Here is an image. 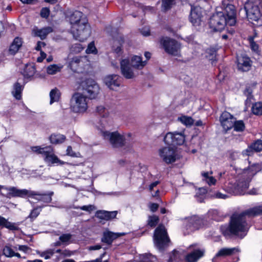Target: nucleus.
Listing matches in <instances>:
<instances>
[{
    "label": "nucleus",
    "instance_id": "nucleus-1",
    "mask_svg": "<svg viewBox=\"0 0 262 262\" xmlns=\"http://www.w3.org/2000/svg\"><path fill=\"white\" fill-rule=\"evenodd\" d=\"M223 11L217 12L211 16L209 25L215 31H221L226 25L234 26L236 23V10L229 0H223L222 3Z\"/></svg>",
    "mask_w": 262,
    "mask_h": 262
},
{
    "label": "nucleus",
    "instance_id": "nucleus-2",
    "mask_svg": "<svg viewBox=\"0 0 262 262\" xmlns=\"http://www.w3.org/2000/svg\"><path fill=\"white\" fill-rule=\"evenodd\" d=\"M250 227L247 217L242 212L233 214L230 217L229 226H222L221 230L224 235H233L242 238L246 236Z\"/></svg>",
    "mask_w": 262,
    "mask_h": 262
},
{
    "label": "nucleus",
    "instance_id": "nucleus-3",
    "mask_svg": "<svg viewBox=\"0 0 262 262\" xmlns=\"http://www.w3.org/2000/svg\"><path fill=\"white\" fill-rule=\"evenodd\" d=\"M71 32L78 35V27L82 30L81 35L82 38L85 37L89 33V25L83 13L78 11H74L70 16Z\"/></svg>",
    "mask_w": 262,
    "mask_h": 262
},
{
    "label": "nucleus",
    "instance_id": "nucleus-4",
    "mask_svg": "<svg viewBox=\"0 0 262 262\" xmlns=\"http://www.w3.org/2000/svg\"><path fill=\"white\" fill-rule=\"evenodd\" d=\"M250 180L247 177H244L243 173L239 171L236 183L234 185L230 184L227 188V191L234 195L244 194L249 187Z\"/></svg>",
    "mask_w": 262,
    "mask_h": 262
},
{
    "label": "nucleus",
    "instance_id": "nucleus-5",
    "mask_svg": "<svg viewBox=\"0 0 262 262\" xmlns=\"http://www.w3.org/2000/svg\"><path fill=\"white\" fill-rule=\"evenodd\" d=\"M89 99L80 92L74 93L71 99L70 107L72 111L76 113H83L88 108Z\"/></svg>",
    "mask_w": 262,
    "mask_h": 262
},
{
    "label": "nucleus",
    "instance_id": "nucleus-6",
    "mask_svg": "<svg viewBox=\"0 0 262 262\" xmlns=\"http://www.w3.org/2000/svg\"><path fill=\"white\" fill-rule=\"evenodd\" d=\"M14 195H18V197L24 198L28 196L38 201L44 203H50L52 201L53 192L49 193H38L36 192L27 190L26 189L20 190H15Z\"/></svg>",
    "mask_w": 262,
    "mask_h": 262
},
{
    "label": "nucleus",
    "instance_id": "nucleus-7",
    "mask_svg": "<svg viewBox=\"0 0 262 262\" xmlns=\"http://www.w3.org/2000/svg\"><path fill=\"white\" fill-rule=\"evenodd\" d=\"M82 91L89 99H93L97 97L100 92L98 84L92 79H88L81 84Z\"/></svg>",
    "mask_w": 262,
    "mask_h": 262
},
{
    "label": "nucleus",
    "instance_id": "nucleus-8",
    "mask_svg": "<svg viewBox=\"0 0 262 262\" xmlns=\"http://www.w3.org/2000/svg\"><path fill=\"white\" fill-rule=\"evenodd\" d=\"M160 43L168 54L174 56L180 55L181 45L174 39L168 37H163L160 40Z\"/></svg>",
    "mask_w": 262,
    "mask_h": 262
},
{
    "label": "nucleus",
    "instance_id": "nucleus-9",
    "mask_svg": "<svg viewBox=\"0 0 262 262\" xmlns=\"http://www.w3.org/2000/svg\"><path fill=\"white\" fill-rule=\"evenodd\" d=\"M154 241L156 246L159 249L163 248L169 241L165 227L159 225L155 230Z\"/></svg>",
    "mask_w": 262,
    "mask_h": 262
},
{
    "label": "nucleus",
    "instance_id": "nucleus-10",
    "mask_svg": "<svg viewBox=\"0 0 262 262\" xmlns=\"http://www.w3.org/2000/svg\"><path fill=\"white\" fill-rule=\"evenodd\" d=\"M102 135L104 139H108L111 144L114 147H118L124 144L125 138L123 136L117 132L110 133L100 129Z\"/></svg>",
    "mask_w": 262,
    "mask_h": 262
},
{
    "label": "nucleus",
    "instance_id": "nucleus-11",
    "mask_svg": "<svg viewBox=\"0 0 262 262\" xmlns=\"http://www.w3.org/2000/svg\"><path fill=\"white\" fill-rule=\"evenodd\" d=\"M185 140L184 130L181 132H169L166 134L164 138V141L167 144L182 145Z\"/></svg>",
    "mask_w": 262,
    "mask_h": 262
},
{
    "label": "nucleus",
    "instance_id": "nucleus-12",
    "mask_svg": "<svg viewBox=\"0 0 262 262\" xmlns=\"http://www.w3.org/2000/svg\"><path fill=\"white\" fill-rule=\"evenodd\" d=\"M121 71L122 75L126 79H132L138 74V71L130 64L128 59H124L120 61Z\"/></svg>",
    "mask_w": 262,
    "mask_h": 262
},
{
    "label": "nucleus",
    "instance_id": "nucleus-13",
    "mask_svg": "<svg viewBox=\"0 0 262 262\" xmlns=\"http://www.w3.org/2000/svg\"><path fill=\"white\" fill-rule=\"evenodd\" d=\"M160 157L166 163H171L178 158V154L174 148L165 147L161 148L159 151Z\"/></svg>",
    "mask_w": 262,
    "mask_h": 262
},
{
    "label": "nucleus",
    "instance_id": "nucleus-14",
    "mask_svg": "<svg viewBox=\"0 0 262 262\" xmlns=\"http://www.w3.org/2000/svg\"><path fill=\"white\" fill-rule=\"evenodd\" d=\"M244 8L249 20L252 22L261 20V15L257 6L248 3L245 5Z\"/></svg>",
    "mask_w": 262,
    "mask_h": 262
},
{
    "label": "nucleus",
    "instance_id": "nucleus-15",
    "mask_svg": "<svg viewBox=\"0 0 262 262\" xmlns=\"http://www.w3.org/2000/svg\"><path fill=\"white\" fill-rule=\"evenodd\" d=\"M235 118L228 112H224L220 116V121L224 130L226 132L231 129L233 126Z\"/></svg>",
    "mask_w": 262,
    "mask_h": 262
},
{
    "label": "nucleus",
    "instance_id": "nucleus-16",
    "mask_svg": "<svg viewBox=\"0 0 262 262\" xmlns=\"http://www.w3.org/2000/svg\"><path fill=\"white\" fill-rule=\"evenodd\" d=\"M43 156V159L44 161L49 165H63L65 163L64 162L59 160L54 154L53 149L51 146H49V148Z\"/></svg>",
    "mask_w": 262,
    "mask_h": 262
},
{
    "label": "nucleus",
    "instance_id": "nucleus-17",
    "mask_svg": "<svg viewBox=\"0 0 262 262\" xmlns=\"http://www.w3.org/2000/svg\"><path fill=\"white\" fill-rule=\"evenodd\" d=\"M202 9L200 7H191L189 20L193 26H199L202 20Z\"/></svg>",
    "mask_w": 262,
    "mask_h": 262
},
{
    "label": "nucleus",
    "instance_id": "nucleus-18",
    "mask_svg": "<svg viewBox=\"0 0 262 262\" xmlns=\"http://www.w3.org/2000/svg\"><path fill=\"white\" fill-rule=\"evenodd\" d=\"M105 84L111 90H116L120 84L119 76L117 75H109L103 79Z\"/></svg>",
    "mask_w": 262,
    "mask_h": 262
},
{
    "label": "nucleus",
    "instance_id": "nucleus-19",
    "mask_svg": "<svg viewBox=\"0 0 262 262\" xmlns=\"http://www.w3.org/2000/svg\"><path fill=\"white\" fill-rule=\"evenodd\" d=\"M239 250L237 247L234 248H223L219 250L212 259L213 262H214L216 259L220 257H225L233 255L236 253H238Z\"/></svg>",
    "mask_w": 262,
    "mask_h": 262
},
{
    "label": "nucleus",
    "instance_id": "nucleus-20",
    "mask_svg": "<svg viewBox=\"0 0 262 262\" xmlns=\"http://www.w3.org/2000/svg\"><path fill=\"white\" fill-rule=\"evenodd\" d=\"M251 66L250 59L247 56L237 58V68L239 71L246 72L250 70Z\"/></svg>",
    "mask_w": 262,
    "mask_h": 262
},
{
    "label": "nucleus",
    "instance_id": "nucleus-21",
    "mask_svg": "<svg viewBox=\"0 0 262 262\" xmlns=\"http://www.w3.org/2000/svg\"><path fill=\"white\" fill-rule=\"evenodd\" d=\"M260 165L258 163H254L249 166L248 168L244 169L241 171L243 173L244 177H247L248 179H250L251 180L252 177L260 171Z\"/></svg>",
    "mask_w": 262,
    "mask_h": 262
},
{
    "label": "nucleus",
    "instance_id": "nucleus-22",
    "mask_svg": "<svg viewBox=\"0 0 262 262\" xmlns=\"http://www.w3.org/2000/svg\"><path fill=\"white\" fill-rule=\"evenodd\" d=\"M262 150V141L258 140L251 144L248 147L243 151L244 156H250L253 151L259 152Z\"/></svg>",
    "mask_w": 262,
    "mask_h": 262
},
{
    "label": "nucleus",
    "instance_id": "nucleus-23",
    "mask_svg": "<svg viewBox=\"0 0 262 262\" xmlns=\"http://www.w3.org/2000/svg\"><path fill=\"white\" fill-rule=\"evenodd\" d=\"M124 235H125L124 233H114L106 231L103 233L101 241L108 245H111L114 239Z\"/></svg>",
    "mask_w": 262,
    "mask_h": 262
},
{
    "label": "nucleus",
    "instance_id": "nucleus-24",
    "mask_svg": "<svg viewBox=\"0 0 262 262\" xmlns=\"http://www.w3.org/2000/svg\"><path fill=\"white\" fill-rule=\"evenodd\" d=\"M130 63L132 67L138 71L142 69L147 62L146 60L143 61L141 56L134 55L131 57Z\"/></svg>",
    "mask_w": 262,
    "mask_h": 262
},
{
    "label": "nucleus",
    "instance_id": "nucleus-25",
    "mask_svg": "<svg viewBox=\"0 0 262 262\" xmlns=\"http://www.w3.org/2000/svg\"><path fill=\"white\" fill-rule=\"evenodd\" d=\"M204 251L200 249H195L186 256L188 262H195L204 255Z\"/></svg>",
    "mask_w": 262,
    "mask_h": 262
},
{
    "label": "nucleus",
    "instance_id": "nucleus-26",
    "mask_svg": "<svg viewBox=\"0 0 262 262\" xmlns=\"http://www.w3.org/2000/svg\"><path fill=\"white\" fill-rule=\"evenodd\" d=\"M123 42L124 39L121 34H117L116 36H114L113 49L117 54L122 53L121 46Z\"/></svg>",
    "mask_w": 262,
    "mask_h": 262
},
{
    "label": "nucleus",
    "instance_id": "nucleus-27",
    "mask_svg": "<svg viewBox=\"0 0 262 262\" xmlns=\"http://www.w3.org/2000/svg\"><path fill=\"white\" fill-rule=\"evenodd\" d=\"M188 227L192 228L191 230L198 229L201 227L203 223L202 220L197 216H193L188 219Z\"/></svg>",
    "mask_w": 262,
    "mask_h": 262
},
{
    "label": "nucleus",
    "instance_id": "nucleus-28",
    "mask_svg": "<svg viewBox=\"0 0 262 262\" xmlns=\"http://www.w3.org/2000/svg\"><path fill=\"white\" fill-rule=\"evenodd\" d=\"M82 57L79 56H75L71 57V55L68 56V67L73 71H76L78 67L80 65Z\"/></svg>",
    "mask_w": 262,
    "mask_h": 262
},
{
    "label": "nucleus",
    "instance_id": "nucleus-29",
    "mask_svg": "<svg viewBox=\"0 0 262 262\" xmlns=\"http://www.w3.org/2000/svg\"><path fill=\"white\" fill-rule=\"evenodd\" d=\"M36 70L34 65L32 64H26L22 74L26 79H31L34 75Z\"/></svg>",
    "mask_w": 262,
    "mask_h": 262
},
{
    "label": "nucleus",
    "instance_id": "nucleus-30",
    "mask_svg": "<svg viewBox=\"0 0 262 262\" xmlns=\"http://www.w3.org/2000/svg\"><path fill=\"white\" fill-rule=\"evenodd\" d=\"M52 31V28L50 27H45L41 29L36 28L33 30V32L34 35L39 37L41 39H45L47 35Z\"/></svg>",
    "mask_w": 262,
    "mask_h": 262
},
{
    "label": "nucleus",
    "instance_id": "nucleus-31",
    "mask_svg": "<svg viewBox=\"0 0 262 262\" xmlns=\"http://www.w3.org/2000/svg\"><path fill=\"white\" fill-rule=\"evenodd\" d=\"M245 216L251 217L262 214V206H256L243 212Z\"/></svg>",
    "mask_w": 262,
    "mask_h": 262
},
{
    "label": "nucleus",
    "instance_id": "nucleus-32",
    "mask_svg": "<svg viewBox=\"0 0 262 262\" xmlns=\"http://www.w3.org/2000/svg\"><path fill=\"white\" fill-rule=\"evenodd\" d=\"M22 43L23 41L21 38L18 37L15 38L10 46L9 52L11 54H15L21 47Z\"/></svg>",
    "mask_w": 262,
    "mask_h": 262
},
{
    "label": "nucleus",
    "instance_id": "nucleus-33",
    "mask_svg": "<svg viewBox=\"0 0 262 262\" xmlns=\"http://www.w3.org/2000/svg\"><path fill=\"white\" fill-rule=\"evenodd\" d=\"M63 66L61 64H52L47 67L46 72L49 75H55L60 72L63 68Z\"/></svg>",
    "mask_w": 262,
    "mask_h": 262
},
{
    "label": "nucleus",
    "instance_id": "nucleus-34",
    "mask_svg": "<svg viewBox=\"0 0 262 262\" xmlns=\"http://www.w3.org/2000/svg\"><path fill=\"white\" fill-rule=\"evenodd\" d=\"M0 225L11 230H17L19 228L15 223L9 222L7 219L0 216Z\"/></svg>",
    "mask_w": 262,
    "mask_h": 262
},
{
    "label": "nucleus",
    "instance_id": "nucleus-35",
    "mask_svg": "<svg viewBox=\"0 0 262 262\" xmlns=\"http://www.w3.org/2000/svg\"><path fill=\"white\" fill-rule=\"evenodd\" d=\"M96 112L103 118L107 119L110 121L112 120L110 112L104 106H98L96 108Z\"/></svg>",
    "mask_w": 262,
    "mask_h": 262
},
{
    "label": "nucleus",
    "instance_id": "nucleus-36",
    "mask_svg": "<svg viewBox=\"0 0 262 262\" xmlns=\"http://www.w3.org/2000/svg\"><path fill=\"white\" fill-rule=\"evenodd\" d=\"M60 249H49L40 253L41 257H43L46 259H50L53 257L55 254H57L61 252Z\"/></svg>",
    "mask_w": 262,
    "mask_h": 262
},
{
    "label": "nucleus",
    "instance_id": "nucleus-37",
    "mask_svg": "<svg viewBox=\"0 0 262 262\" xmlns=\"http://www.w3.org/2000/svg\"><path fill=\"white\" fill-rule=\"evenodd\" d=\"M60 91L58 89H52L50 92V104H52L55 102H58L60 99Z\"/></svg>",
    "mask_w": 262,
    "mask_h": 262
},
{
    "label": "nucleus",
    "instance_id": "nucleus-38",
    "mask_svg": "<svg viewBox=\"0 0 262 262\" xmlns=\"http://www.w3.org/2000/svg\"><path fill=\"white\" fill-rule=\"evenodd\" d=\"M23 89V88L20 83L16 82L14 84L12 94L16 99L19 100L21 99Z\"/></svg>",
    "mask_w": 262,
    "mask_h": 262
},
{
    "label": "nucleus",
    "instance_id": "nucleus-39",
    "mask_svg": "<svg viewBox=\"0 0 262 262\" xmlns=\"http://www.w3.org/2000/svg\"><path fill=\"white\" fill-rule=\"evenodd\" d=\"M65 139V136L61 134H52L50 137L51 143L54 144L62 143Z\"/></svg>",
    "mask_w": 262,
    "mask_h": 262
},
{
    "label": "nucleus",
    "instance_id": "nucleus-40",
    "mask_svg": "<svg viewBox=\"0 0 262 262\" xmlns=\"http://www.w3.org/2000/svg\"><path fill=\"white\" fill-rule=\"evenodd\" d=\"M4 190L7 191V193L6 194H3L2 193V194L7 198H10L11 197H18V195H14V192L15 191V190L19 189L16 188L15 187H6L4 186L0 185V190Z\"/></svg>",
    "mask_w": 262,
    "mask_h": 262
},
{
    "label": "nucleus",
    "instance_id": "nucleus-41",
    "mask_svg": "<svg viewBox=\"0 0 262 262\" xmlns=\"http://www.w3.org/2000/svg\"><path fill=\"white\" fill-rule=\"evenodd\" d=\"M178 121L186 126H191L194 123V120L190 116L182 115L178 118Z\"/></svg>",
    "mask_w": 262,
    "mask_h": 262
},
{
    "label": "nucleus",
    "instance_id": "nucleus-42",
    "mask_svg": "<svg viewBox=\"0 0 262 262\" xmlns=\"http://www.w3.org/2000/svg\"><path fill=\"white\" fill-rule=\"evenodd\" d=\"M212 172L209 173V172H203L201 174L203 178V180L205 181L209 185H214L216 183V179L210 174Z\"/></svg>",
    "mask_w": 262,
    "mask_h": 262
},
{
    "label": "nucleus",
    "instance_id": "nucleus-43",
    "mask_svg": "<svg viewBox=\"0 0 262 262\" xmlns=\"http://www.w3.org/2000/svg\"><path fill=\"white\" fill-rule=\"evenodd\" d=\"M156 257L151 254H143L139 256V262H156Z\"/></svg>",
    "mask_w": 262,
    "mask_h": 262
},
{
    "label": "nucleus",
    "instance_id": "nucleus-44",
    "mask_svg": "<svg viewBox=\"0 0 262 262\" xmlns=\"http://www.w3.org/2000/svg\"><path fill=\"white\" fill-rule=\"evenodd\" d=\"M234 130L236 132H243L245 128V123L242 120H234L233 126Z\"/></svg>",
    "mask_w": 262,
    "mask_h": 262
},
{
    "label": "nucleus",
    "instance_id": "nucleus-45",
    "mask_svg": "<svg viewBox=\"0 0 262 262\" xmlns=\"http://www.w3.org/2000/svg\"><path fill=\"white\" fill-rule=\"evenodd\" d=\"M174 4V0H162V10L166 11L171 8Z\"/></svg>",
    "mask_w": 262,
    "mask_h": 262
},
{
    "label": "nucleus",
    "instance_id": "nucleus-46",
    "mask_svg": "<svg viewBox=\"0 0 262 262\" xmlns=\"http://www.w3.org/2000/svg\"><path fill=\"white\" fill-rule=\"evenodd\" d=\"M252 112L256 115H262V103L256 102L252 106Z\"/></svg>",
    "mask_w": 262,
    "mask_h": 262
},
{
    "label": "nucleus",
    "instance_id": "nucleus-47",
    "mask_svg": "<svg viewBox=\"0 0 262 262\" xmlns=\"http://www.w3.org/2000/svg\"><path fill=\"white\" fill-rule=\"evenodd\" d=\"M84 47L80 43L73 44L70 48V55L71 54H77L82 51Z\"/></svg>",
    "mask_w": 262,
    "mask_h": 262
},
{
    "label": "nucleus",
    "instance_id": "nucleus-48",
    "mask_svg": "<svg viewBox=\"0 0 262 262\" xmlns=\"http://www.w3.org/2000/svg\"><path fill=\"white\" fill-rule=\"evenodd\" d=\"M209 215L211 218L215 221H220L222 219L221 213L217 210H211L209 212Z\"/></svg>",
    "mask_w": 262,
    "mask_h": 262
},
{
    "label": "nucleus",
    "instance_id": "nucleus-49",
    "mask_svg": "<svg viewBox=\"0 0 262 262\" xmlns=\"http://www.w3.org/2000/svg\"><path fill=\"white\" fill-rule=\"evenodd\" d=\"M48 148L49 146L41 147L40 146H36L32 147L31 150L34 152L38 154H41L43 156L45 153L46 152V151L48 150Z\"/></svg>",
    "mask_w": 262,
    "mask_h": 262
},
{
    "label": "nucleus",
    "instance_id": "nucleus-50",
    "mask_svg": "<svg viewBox=\"0 0 262 262\" xmlns=\"http://www.w3.org/2000/svg\"><path fill=\"white\" fill-rule=\"evenodd\" d=\"M78 35H76L74 33H72L73 35V37L77 40H78L80 41H83L84 40L86 39L91 35V29L90 26H89V35L85 37L82 38V35H81V32L82 31V29L80 27H78Z\"/></svg>",
    "mask_w": 262,
    "mask_h": 262
},
{
    "label": "nucleus",
    "instance_id": "nucleus-51",
    "mask_svg": "<svg viewBox=\"0 0 262 262\" xmlns=\"http://www.w3.org/2000/svg\"><path fill=\"white\" fill-rule=\"evenodd\" d=\"M206 57L209 60H211L212 63H213L216 60V51L213 49H208L206 51Z\"/></svg>",
    "mask_w": 262,
    "mask_h": 262
},
{
    "label": "nucleus",
    "instance_id": "nucleus-52",
    "mask_svg": "<svg viewBox=\"0 0 262 262\" xmlns=\"http://www.w3.org/2000/svg\"><path fill=\"white\" fill-rule=\"evenodd\" d=\"M72 238V235L69 233L63 234L59 237V240L63 244L68 245Z\"/></svg>",
    "mask_w": 262,
    "mask_h": 262
},
{
    "label": "nucleus",
    "instance_id": "nucleus-53",
    "mask_svg": "<svg viewBox=\"0 0 262 262\" xmlns=\"http://www.w3.org/2000/svg\"><path fill=\"white\" fill-rule=\"evenodd\" d=\"M4 255L8 257H12L14 256V251L11 249V247L6 246L3 249Z\"/></svg>",
    "mask_w": 262,
    "mask_h": 262
},
{
    "label": "nucleus",
    "instance_id": "nucleus-54",
    "mask_svg": "<svg viewBox=\"0 0 262 262\" xmlns=\"http://www.w3.org/2000/svg\"><path fill=\"white\" fill-rule=\"evenodd\" d=\"M248 39L252 50L258 53L259 52V46L258 44H257L254 41L253 37H250Z\"/></svg>",
    "mask_w": 262,
    "mask_h": 262
},
{
    "label": "nucleus",
    "instance_id": "nucleus-55",
    "mask_svg": "<svg viewBox=\"0 0 262 262\" xmlns=\"http://www.w3.org/2000/svg\"><path fill=\"white\" fill-rule=\"evenodd\" d=\"M87 54H97V50L95 46L94 42L93 41L90 42L88 46V48L85 51Z\"/></svg>",
    "mask_w": 262,
    "mask_h": 262
},
{
    "label": "nucleus",
    "instance_id": "nucleus-56",
    "mask_svg": "<svg viewBox=\"0 0 262 262\" xmlns=\"http://www.w3.org/2000/svg\"><path fill=\"white\" fill-rule=\"evenodd\" d=\"M158 222L159 217L157 216L153 215L149 217L148 224L150 227H155Z\"/></svg>",
    "mask_w": 262,
    "mask_h": 262
},
{
    "label": "nucleus",
    "instance_id": "nucleus-57",
    "mask_svg": "<svg viewBox=\"0 0 262 262\" xmlns=\"http://www.w3.org/2000/svg\"><path fill=\"white\" fill-rule=\"evenodd\" d=\"M181 257L180 256V254L179 251L173 250L172 252V255L170 256L169 260L168 262H172L173 261H178L180 259Z\"/></svg>",
    "mask_w": 262,
    "mask_h": 262
},
{
    "label": "nucleus",
    "instance_id": "nucleus-58",
    "mask_svg": "<svg viewBox=\"0 0 262 262\" xmlns=\"http://www.w3.org/2000/svg\"><path fill=\"white\" fill-rule=\"evenodd\" d=\"M67 155L69 156L72 157L79 158V157H81V155H80V152H75L73 151L72 150V147L70 146H69L67 147Z\"/></svg>",
    "mask_w": 262,
    "mask_h": 262
},
{
    "label": "nucleus",
    "instance_id": "nucleus-59",
    "mask_svg": "<svg viewBox=\"0 0 262 262\" xmlns=\"http://www.w3.org/2000/svg\"><path fill=\"white\" fill-rule=\"evenodd\" d=\"M79 208L82 210H84L90 213L96 209V207H95V206L92 205H84L79 207Z\"/></svg>",
    "mask_w": 262,
    "mask_h": 262
},
{
    "label": "nucleus",
    "instance_id": "nucleus-60",
    "mask_svg": "<svg viewBox=\"0 0 262 262\" xmlns=\"http://www.w3.org/2000/svg\"><path fill=\"white\" fill-rule=\"evenodd\" d=\"M61 251L60 253H58V255H56V256L57 257L58 256H59L60 257L64 256H70L73 254L72 252L67 249L63 250H61Z\"/></svg>",
    "mask_w": 262,
    "mask_h": 262
},
{
    "label": "nucleus",
    "instance_id": "nucleus-61",
    "mask_svg": "<svg viewBox=\"0 0 262 262\" xmlns=\"http://www.w3.org/2000/svg\"><path fill=\"white\" fill-rule=\"evenodd\" d=\"M106 213H107V211H98L96 213L97 216L99 219L107 220L108 216Z\"/></svg>",
    "mask_w": 262,
    "mask_h": 262
},
{
    "label": "nucleus",
    "instance_id": "nucleus-62",
    "mask_svg": "<svg viewBox=\"0 0 262 262\" xmlns=\"http://www.w3.org/2000/svg\"><path fill=\"white\" fill-rule=\"evenodd\" d=\"M40 211L37 208L34 209L30 213L29 217L33 220L39 215Z\"/></svg>",
    "mask_w": 262,
    "mask_h": 262
},
{
    "label": "nucleus",
    "instance_id": "nucleus-63",
    "mask_svg": "<svg viewBox=\"0 0 262 262\" xmlns=\"http://www.w3.org/2000/svg\"><path fill=\"white\" fill-rule=\"evenodd\" d=\"M50 11L47 8H43L41 9L40 12L41 16L42 17L47 18L49 15Z\"/></svg>",
    "mask_w": 262,
    "mask_h": 262
},
{
    "label": "nucleus",
    "instance_id": "nucleus-64",
    "mask_svg": "<svg viewBox=\"0 0 262 262\" xmlns=\"http://www.w3.org/2000/svg\"><path fill=\"white\" fill-rule=\"evenodd\" d=\"M107 214L108 217H107V220L114 219L116 217L117 214V211H107V213H106Z\"/></svg>",
    "mask_w": 262,
    "mask_h": 262
}]
</instances>
